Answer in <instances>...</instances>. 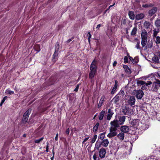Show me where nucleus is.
<instances>
[{"instance_id":"51","label":"nucleus","mask_w":160,"mask_h":160,"mask_svg":"<svg viewBox=\"0 0 160 160\" xmlns=\"http://www.w3.org/2000/svg\"><path fill=\"white\" fill-rule=\"evenodd\" d=\"M74 38V37H72V38L70 39H69L67 41H66V42L67 43H69L72 40V39H73Z\"/></svg>"},{"instance_id":"34","label":"nucleus","mask_w":160,"mask_h":160,"mask_svg":"<svg viewBox=\"0 0 160 160\" xmlns=\"http://www.w3.org/2000/svg\"><path fill=\"white\" fill-rule=\"evenodd\" d=\"M49 81L50 82L49 85H52L54 83L55 81V78L53 77H51L49 79Z\"/></svg>"},{"instance_id":"6","label":"nucleus","mask_w":160,"mask_h":160,"mask_svg":"<svg viewBox=\"0 0 160 160\" xmlns=\"http://www.w3.org/2000/svg\"><path fill=\"white\" fill-rule=\"evenodd\" d=\"M96 64V61L95 59H94L90 65V71L96 72L97 67Z\"/></svg>"},{"instance_id":"35","label":"nucleus","mask_w":160,"mask_h":160,"mask_svg":"<svg viewBox=\"0 0 160 160\" xmlns=\"http://www.w3.org/2000/svg\"><path fill=\"white\" fill-rule=\"evenodd\" d=\"M137 83L138 86L141 85H143L146 84V82L145 81L141 80L138 81Z\"/></svg>"},{"instance_id":"46","label":"nucleus","mask_w":160,"mask_h":160,"mask_svg":"<svg viewBox=\"0 0 160 160\" xmlns=\"http://www.w3.org/2000/svg\"><path fill=\"white\" fill-rule=\"evenodd\" d=\"M140 42H138L137 44L136 45L135 47L136 48L138 49H141V48L140 47Z\"/></svg>"},{"instance_id":"8","label":"nucleus","mask_w":160,"mask_h":160,"mask_svg":"<svg viewBox=\"0 0 160 160\" xmlns=\"http://www.w3.org/2000/svg\"><path fill=\"white\" fill-rule=\"evenodd\" d=\"M158 8L156 7H153L148 12V16H152L157 12Z\"/></svg>"},{"instance_id":"7","label":"nucleus","mask_w":160,"mask_h":160,"mask_svg":"<svg viewBox=\"0 0 160 160\" xmlns=\"http://www.w3.org/2000/svg\"><path fill=\"white\" fill-rule=\"evenodd\" d=\"M106 149L103 148H101L98 152L99 157L101 158H104L106 154Z\"/></svg>"},{"instance_id":"27","label":"nucleus","mask_w":160,"mask_h":160,"mask_svg":"<svg viewBox=\"0 0 160 160\" xmlns=\"http://www.w3.org/2000/svg\"><path fill=\"white\" fill-rule=\"evenodd\" d=\"M121 97V96H120ZM120 96L118 95L117 94L113 98V100L114 101V102L115 103H117V102L119 101V100Z\"/></svg>"},{"instance_id":"22","label":"nucleus","mask_w":160,"mask_h":160,"mask_svg":"<svg viewBox=\"0 0 160 160\" xmlns=\"http://www.w3.org/2000/svg\"><path fill=\"white\" fill-rule=\"evenodd\" d=\"M104 98L105 97L104 96L102 97L98 105V108H100L102 105Z\"/></svg>"},{"instance_id":"50","label":"nucleus","mask_w":160,"mask_h":160,"mask_svg":"<svg viewBox=\"0 0 160 160\" xmlns=\"http://www.w3.org/2000/svg\"><path fill=\"white\" fill-rule=\"evenodd\" d=\"M152 84V82L150 81H148L147 83L145 84L146 86H148V85H151Z\"/></svg>"},{"instance_id":"55","label":"nucleus","mask_w":160,"mask_h":160,"mask_svg":"<svg viewBox=\"0 0 160 160\" xmlns=\"http://www.w3.org/2000/svg\"><path fill=\"white\" fill-rule=\"evenodd\" d=\"M70 132V130L69 128H67L66 131V133L68 135H69Z\"/></svg>"},{"instance_id":"5","label":"nucleus","mask_w":160,"mask_h":160,"mask_svg":"<svg viewBox=\"0 0 160 160\" xmlns=\"http://www.w3.org/2000/svg\"><path fill=\"white\" fill-rule=\"evenodd\" d=\"M122 112L124 115H130L131 114V110L128 106H125L122 108Z\"/></svg>"},{"instance_id":"33","label":"nucleus","mask_w":160,"mask_h":160,"mask_svg":"<svg viewBox=\"0 0 160 160\" xmlns=\"http://www.w3.org/2000/svg\"><path fill=\"white\" fill-rule=\"evenodd\" d=\"M60 48L59 43L58 42H57L55 46V52H58Z\"/></svg>"},{"instance_id":"2","label":"nucleus","mask_w":160,"mask_h":160,"mask_svg":"<svg viewBox=\"0 0 160 160\" xmlns=\"http://www.w3.org/2000/svg\"><path fill=\"white\" fill-rule=\"evenodd\" d=\"M133 93L138 99H141L144 95L143 92L140 90H134L133 91Z\"/></svg>"},{"instance_id":"52","label":"nucleus","mask_w":160,"mask_h":160,"mask_svg":"<svg viewBox=\"0 0 160 160\" xmlns=\"http://www.w3.org/2000/svg\"><path fill=\"white\" fill-rule=\"evenodd\" d=\"M115 85H114V87L117 88V86H118V82L117 80H115Z\"/></svg>"},{"instance_id":"57","label":"nucleus","mask_w":160,"mask_h":160,"mask_svg":"<svg viewBox=\"0 0 160 160\" xmlns=\"http://www.w3.org/2000/svg\"><path fill=\"white\" fill-rule=\"evenodd\" d=\"M148 7L149 8V7H153L154 6V4H153L152 3H150L148 4Z\"/></svg>"},{"instance_id":"41","label":"nucleus","mask_w":160,"mask_h":160,"mask_svg":"<svg viewBox=\"0 0 160 160\" xmlns=\"http://www.w3.org/2000/svg\"><path fill=\"white\" fill-rule=\"evenodd\" d=\"M58 52H57L55 51L53 54V58H55L56 57H58Z\"/></svg>"},{"instance_id":"15","label":"nucleus","mask_w":160,"mask_h":160,"mask_svg":"<svg viewBox=\"0 0 160 160\" xmlns=\"http://www.w3.org/2000/svg\"><path fill=\"white\" fill-rule=\"evenodd\" d=\"M152 60L154 63H160L159 58L155 54H154V56L152 58Z\"/></svg>"},{"instance_id":"56","label":"nucleus","mask_w":160,"mask_h":160,"mask_svg":"<svg viewBox=\"0 0 160 160\" xmlns=\"http://www.w3.org/2000/svg\"><path fill=\"white\" fill-rule=\"evenodd\" d=\"M8 97L7 96H5L4 97L2 100V102H4L5 100Z\"/></svg>"},{"instance_id":"19","label":"nucleus","mask_w":160,"mask_h":160,"mask_svg":"<svg viewBox=\"0 0 160 160\" xmlns=\"http://www.w3.org/2000/svg\"><path fill=\"white\" fill-rule=\"evenodd\" d=\"M128 15L129 18L131 19H134L135 18V15L133 11H129L128 12Z\"/></svg>"},{"instance_id":"47","label":"nucleus","mask_w":160,"mask_h":160,"mask_svg":"<svg viewBox=\"0 0 160 160\" xmlns=\"http://www.w3.org/2000/svg\"><path fill=\"white\" fill-rule=\"evenodd\" d=\"M124 62L127 63L128 62V58L127 56H125L124 58Z\"/></svg>"},{"instance_id":"13","label":"nucleus","mask_w":160,"mask_h":160,"mask_svg":"<svg viewBox=\"0 0 160 160\" xmlns=\"http://www.w3.org/2000/svg\"><path fill=\"white\" fill-rule=\"evenodd\" d=\"M102 143V145L104 147H106L108 146L109 142L107 139H105L102 140L101 142Z\"/></svg>"},{"instance_id":"45","label":"nucleus","mask_w":160,"mask_h":160,"mask_svg":"<svg viewBox=\"0 0 160 160\" xmlns=\"http://www.w3.org/2000/svg\"><path fill=\"white\" fill-rule=\"evenodd\" d=\"M88 38V40L89 42H90V40L91 37V35L90 34V32H88L87 36Z\"/></svg>"},{"instance_id":"42","label":"nucleus","mask_w":160,"mask_h":160,"mask_svg":"<svg viewBox=\"0 0 160 160\" xmlns=\"http://www.w3.org/2000/svg\"><path fill=\"white\" fill-rule=\"evenodd\" d=\"M155 54L157 56L158 58L160 59V51H158L157 52H156Z\"/></svg>"},{"instance_id":"59","label":"nucleus","mask_w":160,"mask_h":160,"mask_svg":"<svg viewBox=\"0 0 160 160\" xmlns=\"http://www.w3.org/2000/svg\"><path fill=\"white\" fill-rule=\"evenodd\" d=\"M146 86H142V87L141 88V89L142 90L146 89H147Z\"/></svg>"},{"instance_id":"58","label":"nucleus","mask_w":160,"mask_h":160,"mask_svg":"<svg viewBox=\"0 0 160 160\" xmlns=\"http://www.w3.org/2000/svg\"><path fill=\"white\" fill-rule=\"evenodd\" d=\"M89 138V137H88L86 138L85 139H84L82 142V143H83L84 142H86Z\"/></svg>"},{"instance_id":"32","label":"nucleus","mask_w":160,"mask_h":160,"mask_svg":"<svg viewBox=\"0 0 160 160\" xmlns=\"http://www.w3.org/2000/svg\"><path fill=\"white\" fill-rule=\"evenodd\" d=\"M99 125V123L97 122L96 123V125L94 126L93 128V131L94 132H96L97 131Z\"/></svg>"},{"instance_id":"53","label":"nucleus","mask_w":160,"mask_h":160,"mask_svg":"<svg viewBox=\"0 0 160 160\" xmlns=\"http://www.w3.org/2000/svg\"><path fill=\"white\" fill-rule=\"evenodd\" d=\"M79 84H78L77 85V86L76 87V88L74 90V91H75V92H77L78 91V88H79Z\"/></svg>"},{"instance_id":"23","label":"nucleus","mask_w":160,"mask_h":160,"mask_svg":"<svg viewBox=\"0 0 160 160\" xmlns=\"http://www.w3.org/2000/svg\"><path fill=\"white\" fill-rule=\"evenodd\" d=\"M155 25L157 28L160 29V19H157L155 22Z\"/></svg>"},{"instance_id":"3","label":"nucleus","mask_w":160,"mask_h":160,"mask_svg":"<svg viewBox=\"0 0 160 160\" xmlns=\"http://www.w3.org/2000/svg\"><path fill=\"white\" fill-rule=\"evenodd\" d=\"M159 81H160V80L157 79L156 81L153 83L151 88L152 91L157 92L158 89L160 87V82Z\"/></svg>"},{"instance_id":"26","label":"nucleus","mask_w":160,"mask_h":160,"mask_svg":"<svg viewBox=\"0 0 160 160\" xmlns=\"http://www.w3.org/2000/svg\"><path fill=\"white\" fill-rule=\"evenodd\" d=\"M117 137L121 140H123L124 138V134L123 132H120L117 135Z\"/></svg>"},{"instance_id":"24","label":"nucleus","mask_w":160,"mask_h":160,"mask_svg":"<svg viewBox=\"0 0 160 160\" xmlns=\"http://www.w3.org/2000/svg\"><path fill=\"white\" fill-rule=\"evenodd\" d=\"M105 111L104 110H102L99 113V119L101 120H102L103 118L104 115Z\"/></svg>"},{"instance_id":"61","label":"nucleus","mask_w":160,"mask_h":160,"mask_svg":"<svg viewBox=\"0 0 160 160\" xmlns=\"http://www.w3.org/2000/svg\"><path fill=\"white\" fill-rule=\"evenodd\" d=\"M58 133H57L56 135V137L55 138V140L56 141H57L58 140Z\"/></svg>"},{"instance_id":"14","label":"nucleus","mask_w":160,"mask_h":160,"mask_svg":"<svg viewBox=\"0 0 160 160\" xmlns=\"http://www.w3.org/2000/svg\"><path fill=\"white\" fill-rule=\"evenodd\" d=\"M145 17V15L143 13H141L136 15L135 16L136 19L139 20Z\"/></svg>"},{"instance_id":"9","label":"nucleus","mask_w":160,"mask_h":160,"mask_svg":"<svg viewBox=\"0 0 160 160\" xmlns=\"http://www.w3.org/2000/svg\"><path fill=\"white\" fill-rule=\"evenodd\" d=\"M135 98L132 96H131L128 100V103L131 106H132L135 104Z\"/></svg>"},{"instance_id":"62","label":"nucleus","mask_w":160,"mask_h":160,"mask_svg":"<svg viewBox=\"0 0 160 160\" xmlns=\"http://www.w3.org/2000/svg\"><path fill=\"white\" fill-rule=\"evenodd\" d=\"M117 63V62L116 61H115L113 63V67H114L115 66H116V64Z\"/></svg>"},{"instance_id":"40","label":"nucleus","mask_w":160,"mask_h":160,"mask_svg":"<svg viewBox=\"0 0 160 160\" xmlns=\"http://www.w3.org/2000/svg\"><path fill=\"white\" fill-rule=\"evenodd\" d=\"M124 92L123 90H121L119 93L118 94L119 96L121 95L122 96H123L124 95Z\"/></svg>"},{"instance_id":"4","label":"nucleus","mask_w":160,"mask_h":160,"mask_svg":"<svg viewBox=\"0 0 160 160\" xmlns=\"http://www.w3.org/2000/svg\"><path fill=\"white\" fill-rule=\"evenodd\" d=\"M31 112V109L29 108L27 110V111L24 113L23 115L22 120V122L23 123H25L27 122L29 116Z\"/></svg>"},{"instance_id":"30","label":"nucleus","mask_w":160,"mask_h":160,"mask_svg":"<svg viewBox=\"0 0 160 160\" xmlns=\"http://www.w3.org/2000/svg\"><path fill=\"white\" fill-rule=\"evenodd\" d=\"M123 67L125 69V71L126 72L129 74H130L131 73L130 69L128 68V67L127 65H124Z\"/></svg>"},{"instance_id":"1","label":"nucleus","mask_w":160,"mask_h":160,"mask_svg":"<svg viewBox=\"0 0 160 160\" xmlns=\"http://www.w3.org/2000/svg\"><path fill=\"white\" fill-rule=\"evenodd\" d=\"M111 127L109 128L110 133L107 135V137L109 138H111L115 136L117 132L116 131L118 128L120 127L118 121L117 119H115L110 122Z\"/></svg>"},{"instance_id":"49","label":"nucleus","mask_w":160,"mask_h":160,"mask_svg":"<svg viewBox=\"0 0 160 160\" xmlns=\"http://www.w3.org/2000/svg\"><path fill=\"white\" fill-rule=\"evenodd\" d=\"M47 145L46 147V151L47 152H48L49 143L48 142H47Z\"/></svg>"},{"instance_id":"64","label":"nucleus","mask_w":160,"mask_h":160,"mask_svg":"<svg viewBox=\"0 0 160 160\" xmlns=\"http://www.w3.org/2000/svg\"><path fill=\"white\" fill-rule=\"evenodd\" d=\"M157 74L158 76L160 77V70H159L157 72Z\"/></svg>"},{"instance_id":"38","label":"nucleus","mask_w":160,"mask_h":160,"mask_svg":"<svg viewBox=\"0 0 160 160\" xmlns=\"http://www.w3.org/2000/svg\"><path fill=\"white\" fill-rule=\"evenodd\" d=\"M43 138H44L43 137H42L39 139H36L35 140L34 142L36 143H40V142L42 141L43 140Z\"/></svg>"},{"instance_id":"44","label":"nucleus","mask_w":160,"mask_h":160,"mask_svg":"<svg viewBox=\"0 0 160 160\" xmlns=\"http://www.w3.org/2000/svg\"><path fill=\"white\" fill-rule=\"evenodd\" d=\"M111 108H110L108 109V113H109V114H111L113 115L114 113L113 112L112 110H111Z\"/></svg>"},{"instance_id":"48","label":"nucleus","mask_w":160,"mask_h":160,"mask_svg":"<svg viewBox=\"0 0 160 160\" xmlns=\"http://www.w3.org/2000/svg\"><path fill=\"white\" fill-rule=\"evenodd\" d=\"M117 88L115 87H113V88L112 90V92H111L112 94H113L114 93Z\"/></svg>"},{"instance_id":"36","label":"nucleus","mask_w":160,"mask_h":160,"mask_svg":"<svg viewBox=\"0 0 160 160\" xmlns=\"http://www.w3.org/2000/svg\"><path fill=\"white\" fill-rule=\"evenodd\" d=\"M97 138V135H94L93 137L92 138L91 143H94L96 141Z\"/></svg>"},{"instance_id":"10","label":"nucleus","mask_w":160,"mask_h":160,"mask_svg":"<svg viewBox=\"0 0 160 160\" xmlns=\"http://www.w3.org/2000/svg\"><path fill=\"white\" fill-rule=\"evenodd\" d=\"M118 122L120 125L123 124L125 121L126 118L125 116H120L118 117Z\"/></svg>"},{"instance_id":"17","label":"nucleus","mask_w":160,"mask_h":160,"mask_svg":"<svg viewBox=\"0 0 160 160\" xmlns=\"http://www.w3.org/2000/svg\"><path fill=\"white\" fill-rule=\"evenodd\" d=\"M102 143L101 142H98V140L96 142L95 147V149H96L98 150H99V148H100L101 146L102 145Z\"/></svg>"},{"instance_id":"63","label":"nucleus","mask_w":160,"mask_h":160,"mask_svg":"<svg viewBox=\"0 0 160 160\" xmlns=\"http://www.w3.org/2000/svg\"><path fill=\"white\" fill-rule=\"evenodd\" d=\"M122 23L124 25H125L126 24V22L125 20H124L122 21Z\"/></svg>"},{"instance_id":"54","label":"nucleus","mask_w":160,"mask_h":160,"mask_svg":"<svg viewBox=\"0 0 160 160\" xmlns=\"http://www.w3.org/2000/svg\"><path fill=\"white\" fill-rule=\"evenodd\" d=\"M142 7H143L145 8H149L148 7V4H143L142 5Z\"/></svg>"},{"instance_id":"25","label":"nucleus","mask_w":160,"mask_h":160,"mask_svg":"<svg viewBox=\"0 0 160 160\" xmlns=\"http://www.w3.org/2000/svg\"><path fill=\"white\" fill-rule=\"evenodd\" d=\"M137 31V27H135L133 28L131 32V35L133 36H135Z\"/></svg>"},{"instance_id":"43","label":"nucleus","mask_w":160,"mask_h":160,"mask_svg":"<svg viewBox=\"0 0 160 160\" xmlns=\"http://www.w3.org/2000/svg\"><path fill=\"white\" fill-rule=\"evenodd\" d=\"M113 115L111 114H108L107 116V119L108 120H109L111 118Z\"/></svg>"},{"instance_id":"12","label":"nucleus","mask_w":160,"mask_h":160,"mask_svg":"<svg viewBox=\"0 0 160 160\" xmlns=\"http://www.w3.org/2000/svg\"><path fill=\"white\" fill-rule=\"evenodd\" d=\"M139 122V121L138 119H134L131 121L130 123L132 126L136 127L138 125Z\"/></svg>"},{"instance_id":"20","label":"nucleus","mask_w":160,"mask_h":160,"mask_svg":"<svg viewBox=\"0 0 160 160\" xmlns=\"http://www.w3.org/2000/svg\"><path fill=\"white\" fill-rule=\"evenodd\" d=\"M129 59L133 63H137L138 62V59L136 58L133 59L132 57L129 56L128 57Z\"/></svg>"},{"instance_id":"28","label":"nucleus","mask_w":160,"mask_h":160,"mask_svg":"<svg viewBox=\"0 0 160 160\" xmlns=\"http://www.w3.org/2000/svg\"><path fill=\"white\" fill-rule=\"evenodd\" d=\"M150 24H151L150 22L146 21H145L144 23V27L146 29H148L150 28Z\"/></svg>"},{"instance_id":"11","label":"nucleus","mask_w":160,"mask_h":160,"mask_svg":"<svg viewBox=\"0 0 160 160\" xmlns=\"http://www.w3.org/2000/svg\"><path fill=\"white\" fill-rule=\"evenodd\" d=\"M128 126L126 125L122 126L120 128L121 131L123 133H127L129 131Z\"/></svg>"},{"instance_id":"21","label":"nucleus","mask_w":160,"mask_h":160,"mask_svg":"<svg viewBox=\"0 0 160 160\" xmlns=\"http://www.w3.org/2000/svg\"><path fill=\"white\" fill-rule=\"evenodd\" d=\"M141 38H147V32L146 31L145 29H143V30L142 31L141 34Z\"/></svg>"},{"instance_id":"18","label":"nucleus","mask_w":160,"mask_h":160,"mask_svg":"<svg viewBox=\"0 0 160 160\" xmlns=\"http://www.w3.org/2000/svg\"><path fill=\"white\" fill-rule=\"evenodd\" d=\"M142 38V41H141V45L142 46V47H144L145 45L146 44L147 41V38Z\"/></svg>"},{"instance_id":"29","label":"nucleus","mask_w":160,"mask_h":160,"mask_svg":"<svg viewBox=\"0 0 160 160\" xmlns=\"http://www.w3.org/2000/svg\"><path fill=\"white\" fill-rule=\"evenodd\" d=\"M105 132H104L102 133H101L99 135L98 137V141L99 139H101V140H102L104 138L105 136Z\"/></svg>"},{"instance_id":"31","label":"nucleus","mask_w":160,"mask_h":160,"mask_svg":"<svg viewBox=\"0 0 160 160\" xmlns=\"http://www.w3.org/2000/svg\"><path fill=\"white\" fill-rule=\"evenodd\" d=\"M96 72L90 71V72L89 74V78L90 79H92L93 78Z\"/></svg>"},{"instance_id":"37","label":"nucleus","mask_w":160,"mask_h":160,"mask_svg":"<svg viewBox=\"0 0 160 160\" xmlns=\"http://www.w3.org/2000/svg\"><path fill=\"white\" fill-rule=\"evenodd\" d=\"M155 38H156V39L155 40V42L157 44L160 43V37L158 36Z\"/></svg>"},{"instance_id":"60","label":"nucleus","mask_w":160,"mask_h":160,"mask_svg":"<svg viewBox=\"0 0 160 160\" xmlns=\"http://www.w3.org/2000/svg\"><path fill=\"white\" fill-rule=\"evenodd\" d=\"M93 158L94 159V160H97V158L95 154H94V155H93Z\"/></svg>"},{"instance_id":"39","label":"nucleus","mask_w":160,"mask_h":160,"mask_svg":"<svg viewBox=\"0 0 160 160\" xmlns=\"http://www.w3.org/2000/svg\"><path fill=\"white\" fill-rule=\"evenodd\" d=\"M6 93L10 95H12L14 93V92L9 89H7L6 91Z\"/></svg>"},{"instance_id":"16","label":"nucleus","mask_w":160,"mask_h":160,"mask_svg":"<svg viewBox=\"0 0 160 160\" xmlns=\"http://www.w3.org/2000/svg\"><path fill=\"white\" fill-rule=\"evenodd\" d=\"M159 31L160 29L159 28H157L153 30V35L152 36L153 38H154L157 37V36Z\"/></svg>"}]
</instances>
